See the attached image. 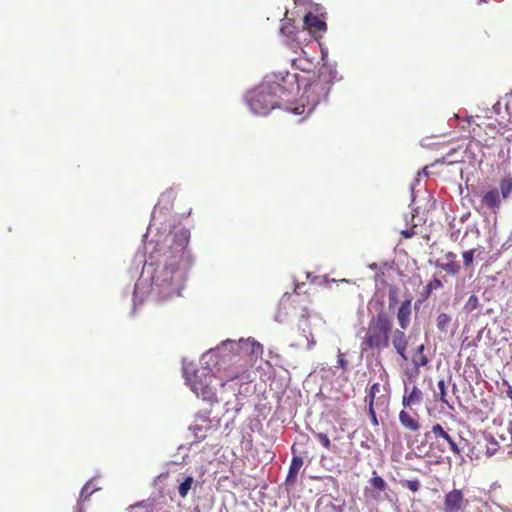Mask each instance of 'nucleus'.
<instances>
[{
	"instance_id": "5",
	"label": "nucleus",
	"mask_w": 512,
	"mask_h": 512,
	"mask_svg": "<svg viewBox=\"0 0 512 512\" xmlns=\"http://www.w3.org/2000/svg\"><path fill=\"white\" fill-rule=\"evenodd\" d=\"M425 438L431 441L430 448L432 450L445 453L449 449L454 455L461 456L462 449L460 448V443L463 442L464 439L460 438L459 442H457L440 424L433 425L431 430L425 433Z\"/></svg>"
},
{
	"instance_id": "40",
	"label": "nucleus",
	"mask_w": 512,
	"mask_h": 512,
	"mask_svg": "<svg viewBox=\"0 0 512 512\" xmlns=\"http://www.w3.org/2000/svg\"><path fill=\"white\" fill-rule=\"evenodd\" d=\"M337 363H338V366H339L341 369H343V370H346V369H347V367H348V362L345 360V358H344V354H343V353H341V351H340V350L338 351V361H337Z\"/></svg>"
},
{
	"instance_id": "49",
	"label": "nucleus",
	"mask_w": 512,
	"mask_h": 512,
	"mask_svg": "<svg viewBox=\"0 0 512 512\" xmlns=\"http://www.w3.org/2000/svg\"><path fill=\"white\" fill-rule=\"evenodd\" d=\"M509 433H510V436H511V443H510V447H511V450L509 451V453H512V426L509 428Z\"/></svg>"
},
{
	"instance_id": "23",
	"label": "nucleus",
	"mask_w": 512,
	"mask_h": 512,
	"mask_svg": "<svg viewBox=\"0 0 512 512\" xmlns=\"http://www.w3.org/2000/svg\"><path fill=\"white\" fill-rule=\"evenodd\" d=\"M194 483V478L192 476H187L184 478V480L179 484L178 487V493L182 498H185L189 490L191 489L192 485Z\"/></svg>"
},
{
	"instance_id": "22",
	"label": "nucleus",
	"mask_w": 512,
	"mask_h": 512,
	"mask_svg": "<svg viewBox=\"0 0 512 512\" xmlns=\"http://www.w3.org/2000/svg\"><path fill=\"white\" fill-rule=\"evenodd\" d=\"M437 267L441 268L442 270L446 271L448 274L456 275L460 271V264L456 262L455 260H450L447 263H437Z\"/></svg>"
},
{
	"instance_id": "39",
	"label": "nucleus",
	"mask_w": 512,
	"mask_h": 512,
	"mask_svg": "<svg viewBox=\"0 0 512 512\" xmlns=\"http://www.w3.org/2000/svg\"><path fill=\"white\" fill-rule=\"evenodd\" d=\"M210 414H211V411L210 410H201L199 411L197 414H196V418L197 419H200L204 422H209V419H210Z\"/></svg>"
},
{
	"instance_id": "19",
	"label": "nucleus",
	"mask_w": 512,
	"mask_h": 512,
	"mask_svg": "<svg viewBox=\"0 0 512 512\" xmlns=\"http://www.w3.org/2000/svg\"><path fill=\"white\" fill-rule=\"evenodd\" d=\"M399 421L400 423L407 429L412 431H418L420 429V424L416 419H414L408 412L402 410L399 413Z\"/></svg>"
},
{
	"instance_id": "50",
	"label": "nucleus",
	"mask_w": 512,
	"mask_h": 512,
	"mask_svg": "<svg viewBox=\"0 0 512 512\" xmlns=\"http://www.w3.org/2000/svg\"><path fill=\"white\" fill-rule=\"evenodd\" d=\"M300 288H301V286H300L299 284H298V285H296V287H295V291H296L297 293H299Z\"/></svg>"
},
{
	"instance_id": "8",
	"label": "nucleus",
	"mask_w": 512,
	"mask_h": 512,
	"mask_svg": "<svg viewBox=\"0 0 512 512\" xmlns=\"http://www.w3.org/2000/svg\"><path fill=\"white\" fill-rule=\"evenodd\" d=\"M329 82L313 81L309 83L305 89L304 94L313 106L318 104L322 98H326L330 90Z\"/></svg>"
},
{
	"instance_id": "33",
	"label": "nucleus",
	"mask_w": 512,
	"mask_h": 512,
	"mask_svg": "<svg viewBox=\"0 0 512 512\" xmlns=\"http://www.w3.org/2000/svg\"><path fill=\"white\" fill-rule=\"evenodd\" d=\"M438 388L441 402L448 405V401L446 399V385L444 380H440L438 382Z\"/></svg>"
},
{
	"instance_id": "6",
	"label": "nucleus",
	"mask_w": 512,
	"mask_h": 512,
	"mask_svg": "<svg viewBox=\"0 0 512 512\" xmlns=\"http://www.w3.org/2000/svg\"><path fill=\"white\" fill-rule=\"evenodd\" d=\"M174 199L175 192L172 189H169L165 191L163 194H161L159 201L152 212V219L147 229V234L145 235V237H147L148 234L152 232L153 226L157 225L158 223L160 224L158 228L166 227V233H169L170 230L174 229L175 226H171L170 224H166L164 222L167 214L170 211Z\"/></svg>"
},
{
	"instance_id": "20",
	"label": "nucleus",
	"mask_w": 512,
	"mask_h": 512,
	"mask_svg": "<svg viewBox=\"0 0 512 512\" xmlns=\"http://www.w3.org/2000/svg\"><path fill=\"white\" fill-rule=\"evenodd\" d=\"M425 346L423 344L416 348V353L412 357V363L415 367H424L428 364V358L424 355Z\"/></svg>"
},
{
	"instance_id": "13",
	"label": "nucleus",
	"mask_w": 512,
	"mask_h": 512,
	"mask_svg": "<svg viewBox=\"0 0 512 512\" xmlns=\"http://www.w3.org/2000/svg\"><path fill=\"white\" fill-rule=\"evenodd\" d=\"M305 27L313 33H324L327 29L326 23L318 16L308 13L304 17Z\"/></svg>"
},
{
	"instance_id": "52",
	"label": "nucleus",
	"mask_w": 512,
	"mask_h": 512,
	"mask_svg": "<svg viewBox=\"0 0 512 512\" xmlns=\"http://www.w3.org/2000/svg\"><path fill=\"white\" fill-rule=\"evenodd\" d=\"M487 453H488L489 455H492V454H494V451H490V449H488V450H487Z\"/></svg>"
},
{
	"instance_id": "41",
	"label": "nucleus",
	"mask_w": 512,
	"mask_h": 512,
	"mask_svg": "<svg viewBox=\"0 0 512 512\" xmlns=\"http://www.w3.org/2000/svg\"><path fill=\"white\" fill-rule=\"evenodd\" d=\"M286 313H283L281 309L278 310V312L275 315V320L279 323H282L285 321Z\"/></svg>"
},
{
	"instance_id": "48",
	"label": "nucleus",
	"mask_w": 512,
	"mask_h": 512,
	"mask_svg": "<svg viewBox=\"0 0 512 512\" xmlns=\"http://www.w3.org/2000/svg\"><path fill=\"white\" fill-rule=\"evenodd\" d=\"M75 512H84V511H83V508H82V506H81V502H78V503H77L76 511H75Z\"/></svg>"
},
{
	"instance_id": "1",
	"label": "nucleus",
	"mask_w": 512,
	"mask_h": 512,
	"mask_svg": "<svg viewBox=\"0 0 512 512\" xmlns=\"http://www.w3.org/2000/svg\"><path fill=\"white\" fill-rule=\"evenodd\" d=\"M155 238L145 243V254L136 255L134 261L143 263L141 275L134 286V308L144 297L152 294L157 300L179 296L194 264L188 249L190 230L174 227L166 233V227L156 228Z\"/></svg>"
},
{
	"instance_id": "32",
	"label": "nucleus",
	"mask_w": 512,
	"mask_h": 512,
	"mask_svg": "<svg viewBox=\"0 0 512 512\" xmlns=\"http://www.w3.org/2000/svg\"><path fill=\"white\" fill-rule=\"evenodd\" d=\"M475 251L476 250L471 249L463 252L462 256L464 260V265L466 267L470 266L473 263Z\"/></svg>"
},
{
	"instance_id": "4",
	"label": "nucleus",
	"mask_w": 512,
	"mask_h": 512,
	"mask_svg": "<svg viewBox=\"0 0 512 512\" xmlns=\"http://www.w3.org/2000/svg\"><path fill=\"white\" fill-rule=\"evenodd\" d=\"M287 93L284 85L266 81L250 92L248 104L255 115L265 116L279 105V99Z\"/></svg>"
},
{
	"instance_id": "10",
	"label": "nucleus",
	"mask_w": 512,
	"mask_h": 512,
	"mask_svg": "<svg viewBox=\"0 0 512 512\" xmlns=\"http://www.w3.org/2000/svg\"><path fill=\"white\" fill-rule=\"evenodd\" d=\"M467 506L461 490L453 489L444 497L443 512H460Z\"/></svg>"
},
{
	"instance_id": "15",
	"label": "nucleus",
	"mask_w": 512,
	"mask_h": 512,
	"mask_svg": "<svg viewBox=\"0 0 512 512\" xmlns=\"http://www.w3.org/2000/svg\"><path fill=\"white\" fill-rule=\"evenodd\" d=\"M280 32L282 35L291 40V42H288L287 44L296 51V48L298 47V45L295 44L297 30L293 24V21L291 19L285 20V22L281 25Z\"/></svg>"
},
{
	"instance_id": "51",
	"label": "nucleus",
	"mask_w": 512,
	"mask_h": 512,
	"mask_svg": "<svg viewBox=\"0 0 512 512\" xmlns=\"http://www.w3.org/2000/svg\"><path fill=\"white\" fill-rule=\"evenodd\" d=\"M376 267H377V264H376V263H373V264H371V265H370V268H371V269H375Z\"/></svg>"
},
{
	"instance_id": "17",
	"label": "nucleus",
	"mask_w": 512,
	"mask_h": 512,
	"mask_svg": "<svg viewBox=\"0 0 512 512\" xmlns=\"http://www.w3.org/2000/svg\"><path fill=\"white\" fill-rule=\"evenodd\" d=\"M482 202L491 209L499 208L501 199L497 189H492L484 194Z\"/></svg>"
},
{
	"instance_id": "37",
	"label": "nucleus",
	"mask_w": 512,
	"mask_h": 512,
	"mask_svg": "<svg viewBox=\"0 0 512 512\" xmlns=\"http://www.w3.org/2000/svg\"><path fill=\"white\" fill-rule=\"evenodd\" d=\"M443 286L442 282L437 279V278H434L431 282H429L426 286V289L429 292H431L433 289H439Z\"/></svg>"
},
{
	"instance_id": "46",
	"label": "nucleus",
	"mask_w": 512,
	"mask_h": 512,
	"mask_svg": "<svg viewBox=\"0 0 512 512\" xmlns=\"http://www.w3.org/2000/svg\"><path fill=\"white\" fill-rule=\"evenodd\" d=\"M506 394H507V397L512 401V386H508Z\"/></svg>"
},
{
	"instance_id": "54",
	"label": "nucleus",
	"mask_w": 512,
	"mask_h": 512,
	"mask_svg": "<svg viewBox=\"0 0 512 512\" xmlns=\"http://www.w3.org/2000/svg\"><path fill=\"white\" fill-rule=\"evenodd\" d=\"M478 3H484L486 0H477Z\"/></svg>"
},
{
	"instance_id": "47",
	"label": "nucleus",
	"mask_w": 512,
	"mask_h": 512,
	"mask_svg": "<svg viewBox=\"0 0 512 512\" xmlns=\"http://www.w3.org/2000/svg\"><path fill=\"white\" fill-rule=\"evenodd\" d=\"M304 111V106H302V110L300 111V108L299 107H296L293 111L294 114H301L303 113Z\"/></svg>"
},
{
	"instance_id": "21",
	"label": "nucleus",
	"mask_w": 512,
	"mask_h": 512,
	"mask_svg": "<svg viewBox=\"0 0 512 512\" xmlns=\"http://www.w3.org/2000/svg\"><path fill=\"white\" fill-rule=\"evenodd\" d=\"M130 512H156V510L154 503L150 500H146L131 506Z\"/></svg>"
},
{
	"instance_id": "38",
	"label": "nucleus",
	"mask_w": 512,
	"mask_h": 512,
	"mask_svg": "<svg viewBox=\"0 0 512 512\" xmlns=\"http://www.w3.org/2000/svg\"><path fill=\"white\" fill-rule=\"evenodd\" d=\"M189 429L193 432L194 436L197 439H203L205 437V435L201 434V432L203 430L202 426L195 424V425H191L189 427Z\"/></svg>"
},
{
	"instance_id": "31",
	"label": "nucleus",
	"mask_w": 512,
	"mask_h": 512,
	"mask_svg": "<svg viewBox=\"0 0 512 512\" xmlns=\"http://www.w3.org/2000/svg\"><path fill=\"white\" fill-rule=\"evenodd\" d=\"M314 436L326 449L331 448V442H330V439L327 436V434L322 433V432H317V433H314Z\"/></svg>"
},
{
	"instance_id": "45",
	"label": "nucleus",
	"mask_w": 512,
	"mask_h": 512,
	"mask_svg": "<svg viewBox=\"0 0 512 512\" xmlns=\"http://www.w3.org/2000/svg\"><path fill=\"white\" fill-rule=\"evenodd\" d=\"M446 258L450 261V260H455L456 258V255L453 253V252H449L446 254Z\"/></svg>"
},
{
	"instance_id": "42",
	"label": "nucleus",
	"mask_w": 512,
	"mask_h": 512,
	"mask_svg": "<svg viewBox=\"0 0 512 512\" xmlns=\"http://www.w3.org/2000/svg\"><path fill=\"white\" fill-rule=\"evenodd\" d=\"M401 233L405 238H411L415 234L413 229H405Z\"/></svg>"
},
{
	"instance_id": "12",
	"label": "nucleus",
	"mask_w": 512,
	"mask_h": 512,
	"mask_svg": "<svg viewBox=\"0 0 512 512\" xmlns=\"http://www.w3.org/2000/svg\"><path fill=\"white\" fill-rule=\"evenodd\" d=\"M411 305H412V300L406 299L401 303V305L398 309V312H397L398 324H399L400 328L403 330H406L410 325L411 311H412Z\"/></svg>"
},
{
	"instance_id": "24",
	"label": "nucleus",
	"mask_w": 512,
	"mask_h": 512,
	"mask_svg": "<svg viewBox=\"0 0 512 512\" xmlns=\"http://www.w3.org/2000/svg\"><path fill=\"white\" fill-rule=\"evenodd\" d=\"M388 302L389 309H393L399 303V288L395 285L389 286Z\"/></svg>"
},
{
	"instance_id": "9",
	"label": "nucleus",
	"mask_w": 512,
	"mask_h": 512,
	"mask_svg": "<svg viewBox=\"0 0 512 512\" xmlns=\"http://www.w3.org/2000/svg\"><path fill=\"white\" fill-rule=\"evenodd\" d=\"M505 110H506V113L509 115V118L507 120H505V117L504 116H501L500 119H495V122H489V123H486L484 120L487 118V116H480V115H476V116H471L468 118V124L470 126H476V127H481L483 125H485L487 128H496V126H500L502 128H506L508 126V124H512V116L510 115V107H511V102H508L505 104ZM488 118H491V116H488Z\"/></svg>"
},
{
	"instance_id": "18",
	"label": "nucleus",
	"mask_w": 512,
	"mask_h": 512,
	"mask_svg": "<svg viewBox=\"0 0 512 512\" xmlns=\"http://www.w3.org/2000/svg\"><path fill=\"white\" fill-rule=\"evenodd\" d=\"M308 328V317L306 314H302L300 322H299V329L303 332V337L307 341V349L311 350L314 345L316 344L313 335L310 333V331H307Z\"/></svg>"
},
{
	"instance_id": "11",
	"label": "nucleus",
	"mask_w": 512,
	"mask_h": 512,
	"mask_svg": "<svg viewBox=\"0 0 512 512\" xmlns=\"http://www.w3.org/2000/svg\"><path fill=\"white\" fill-rule=\"evenodd\" d=\"M390 342L392 343L396 353L403 359L408 360L406 349L408 346V337L403 329H392L390 334Z\"/></svg>"
},
{
	"instance_id": "36",
	"label": "nucleus",
	"mask_w": 512,
	"mask_h": 512,
	"mask_svg": "<svg viewBox=\"0 0 512 512\" xmlns=\"http://www.w3.org/2000/svg\"><path fill=\"white\" fill-rule=\"evenodd\" d=\"M368 414H369V417L371 419V422L374 426H377L379 423H378V419H377V416H376V412L374 410V407H373V402L372 400L369 401V409H368Z\"/></svg>"
},
{
	"instance_id": "14",
	"label": "nucleus",
	"mask_w": 512,
	"mask_h": 512,
	"mask_svg": "<svg viewBox=\"0 0 512 512\" xmlns=\"http://www.w3.org/2000/svg\"><path fill=\"white\" fill-rule=\"evenodd\" d=\"M303 466V459L300 456L294 455L288 470V474L285 480L287 486H292L297 480L299 470Z\"/></svg>"
},
{
	"instance_id": "7",
	"label": "nucleus",
	"mask_w": 512,
	"mask_h": 512,
	"mask_svg": "<svg viewBox=\"0 0 512 512\" xmlns=\"http://www.w3.org/2000/svg\"><path fill=\"white\" fill-rule=\"evenodd\" d=\"M260 344L254 341H250L249 339L244 340L240 339L238 342L233 340H226L218 346V350H221L224 357L228 356L230 353L234 355L240 354H256L258 349H260Z\"/></svg>"
},
{
	"instance_id": "16",
	"label": "nucleus",
	"mask_w": 512,
	"mask_h": 512,
	"mask_svg": "<svg viewBox=\"0 0 512 512\" xmlns=\"http://www.w3.org/2000/svg\"><path fill=\"white\" fill-rule=\"evenodd\" d=\"M422 398H423V394H422L421 390L418 387L413 386L409 395L403 396L402 404L405 407H410L415 404H420L422 401Z\"/></svg>"
},
{
	"instance_id": "26",
	"label": "nucleus",
	"mask_w": 512,
	"mask_h": 512,
	"mask_svg": "<svg viewBox=\"0 0 512 512\" xmlns=\"http://www.w3.org/2000/svg\"><path fill=\"white\" fill-rule=\"evenodd\" d=\"M501 195L504 199L508 198L512 193V178L505 177L500 182Z\"/></svg>"
},
{
	"instance_id": "44",
	"label": "nucleus",
	"mask_w": 512,
	"mask_h": 512,
	"mask_svg": "<svg viewBox=\"0 0 512 512\" xmlns=\"http://www.w3.org/2000/svg\"><path fill=\"white\" fill-rule=\"evenodd\" d=\"M500 109H501V103L500 102H497L494 106H493V112L496 113V114H500Z\"/></svg>"
},
{
	"instance_id": "53",
	"label": "nucleus",
	"mask_w": 512,
	"mask_h": 512,
	"mask_svg": "<svg viewBox=\"0 0 512 512\" xmlns=\"http://www.w3.org/2000/svg\"><path fill=\"white\" fill-rule=\"evenodd\" d=\"M426 169H427V168L425 167V168L423 169V171H422V172H423V174H425V175H427Z\"/></svg>"
},
{
	"instance_id": "34",
	"label": "nucleus",
	"mask_w": 512,
	"mask_h": 512,
	"mask_svg": "<svg viewBox=\"0 0 512 512\" xmlns=\"http://www.w3.org/2000/svg\"><path fill=\"white\" fill-rule=\"evenodd\" d=\"M404 486L412 492H417L420 489V481L417 479L406 480Z\"/></svg>"
},
{
	"instance_id": "30",
	"label": "nucleus",
	"mask_w": 512,
	"mask_h": 512,
	"mask_svg": "<svg viewBox=\"0 0 512 512\" xmlns=\"http://www.w3.org/2000/svg\"><path fill=\"white\" fill-rule=\"evenodd\" d=\"M92 484V481H88L84 486L83 488L81 489V493H80V498L78 500V502H82V501H85L87 500V498L95 491L97 490L98 488H93L91 491H89L90 489V486Z\"/></svg>"
},
{
	"instance_id": "27",
	"label": "nucleus",
	"mask_w": 512,
	"mask_h": 512,
	"mask_svg": "<svg viewBox=\"0 0 512 512\" xmlns=\"http://www.w3.org/2000/svg\"><path fill=\"white\" fill-rule=\"evenodd\" d=\"M440 137L432 136L421 140L420 145L425 148H437L443 146L445 142L439 140Z\"/></svg>"
},
{
	"instance_id": "43",
	"label": "nucleus",
	"mask_w": 512,
	"mask_h": 512,
	"mask_svg": "<svg viewBox=\"0 0 512 512\" xmlns=\"http://www.w3.org/2000/svg\"><path fill=\"white\" fill-rule=\"evenodd\" d=\"M331 508L334 512H344L343 505H331Z\"/></svg>"
},
{
	"instance_id": "28",
	"label": "nucleus",
	"mask_w": 512,
	"mask_h": 512,
	"mask_svg": "<svg viewBox=\"0 0 512 512\" xmlns=\"http://www.w3.org/2000/svg\"><path fill=\"white\" fill-rule=\"evenodd\" d=\"M370 484L373 488L377 489L378 491H385L387 488V484L384 481V479L377 475L376 472H373V477L370 479Z\"/></svg>"
},
{
	"instance_id": "29",
	"label": "nucleus",
	"mask_w": 512,
	"mask_h": 512,
	"mask_svg": "<svg viewBox=\"0 0 512 512\" xmlns=\"http://www.w3.org/2000/svg\"><path fill=\"white\" fill-rule=\"evenodd\" d=\"M480 307L479 298L476 295H471L464 305V311L471 313Z\"/></svg>"
},
{
	"instance_id": "3",
	"label": "nucleus",
	"mask_w": 512,
	"mask_h": 512,
	"mask_svg": "<svg viewBox=\"0 0 512 512\" xmlns=\"http://www.w3.org/2000/svg\"><path fill=\"white\" fill-rule=\"evenodd\" d=\"M392 328L393 318L387 312L381 310L372 316L360 343L361 354L369 351L380 353L388 348L390 346Z\"/></svg>"
},
{
	"instance_id": "25",
	"label": "nucleus",
	"mask_w": 512,
	"mask_h": 512,
	"mask_svg": "<svg viewBox=\"0 0 512 512\" xmlns=\"http://www.w3.org/2000/svg\"><path fill=\"white\" fill-rule=\"evenodd\" d=\"M450 322H451V317L448 314L440 313L436 319V326H437L438 330L446 333Z\"/></svg>"
},
{
	"instance_id": "35",
	"label": "nucleus",
	"mask_w": 512,
	"mask_h": 512,
	"mask_svg": "<svg viewBox=\"0 0 512 512\" xmlns=\"http://www.w3.org/2000/svg\"><path fill=\"white\" fill-rule=\"evenodd\" d=\"M380 391V384L379 383H374L371 387H370V390H369V393H368V396L366 397V400L369 398V401L372 400V402H374V398L376 396V394Z\"/></svg>"
},
{
	"instance_id": "2",
	"label": "nucleus",
	"mask_w": 512,
	"mask_h": 512,
	"mask_svg": "<svg viewBox=\"0 0 512 512\" xmlns=\"http://www.w3.org/2000/svg\"><path fill=\"white\" fill-rule=\"evenodd\" d=\"M221 357H224V355L217 347L216 349H210L202 355V366L199 369H194L192 363L186 364L183 361L182 370L187 384L198 398L209 404L217 402L216 392L212 386V382L215 379L213 367L218 365L219 358Z\"/></svg>"
}]
</instances>
